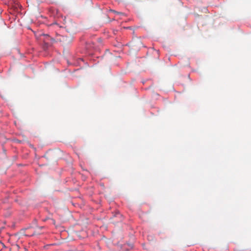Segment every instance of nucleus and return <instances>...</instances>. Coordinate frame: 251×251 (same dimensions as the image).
<instances>
[{
	"label": "nucleus",
	"instance_id": "obj_1",
	"mask_svg": "<svg viewBox=\"0 0 251 251\" xmlns=\"http://www.w3.org/2000/svg\"><path fill=\"white\" fill-rule=\"evenodd\" d=\"M65 27L68 32L73 33L76 30V24L72 21H69L66 22Z\"/></svg>",
	"mask_w": 251,
	"mask_h": 251
},
{
	"label": "nucleus",
	"instance_id": "obj_2",
	"mask_svg": "<svg viewBox=\"0 0 251 251\" xmlns=\"http://www.w3.org/2000/svg\"><path fill=\"white\" fill-rule=\"evenodd\" d=\"M113 12H114V13L117 14H119V15H124V14L122 12H117L115 10H112Z\"/></svg>",
	"mask_w": 251,
	"mask_h": 251
},
{
	"label": "nucleus",
	"instance_id": "obj_3",
	"mask_svg": "<svg viewBox=\"0 0 251 251\" xmlns=\"http://www.w3.org/2000/svg\"><path fill=\"white\" fill-rule=\"evenodd\" d=\"M0 247L5 248V246L4 245V244L1 241H0Z\"/></svg>",
	"mask_w": 251,
	"mask_h": 251
},
{
	"label": "nucleus",
	"instance_id": "obj_4",
	"mask_svg": "<svg viewBox=\"0 0 251 251\" xmlns=\"http://www.w3.org/2000/svg\"><path fill=\"white\" fill-rule=\"evenodd\" d=\"M62 40L63 41H67V37H64V36H63V37H62Z\"/></svg>",
	"mask_w": 251,
	"mask_h": 251
},
{
	"label": "nucleus",
	"instance_id": "obj_5",
	"mask_svg": "<svg viewBox=\"0 0 251 251\" xmlns=\"http://www.w3.org/2000/svg\"><path fill=\"white\" fill-rule=\"evenodd\" d=\"M40 229H42L43 228L42 226L39 227Z\"/></svg>",
	"mask_w": 251,
	"mask_h": 251
}]
</instances>
